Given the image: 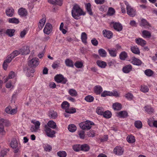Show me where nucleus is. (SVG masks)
I'll use <instances>...</instances> for the list:
<instances>
[{"mask_svg": "<svg viewBox=\"0 0 157 157\" xmlns=\"http://www.w3.org/2000/svg\"><path fill=\"white\" fill-rule=\"evenodd\" d=\"M52 149V147L50 145H47L44 147V150L47 151H50Z\"/></svg>", "mask_w": 157, "mask_h": 157, "instance_id": "obj_63", "label": "nucleus"}, {"mask_svg": "<svg viewBox=\"0 0 157 157\" xmlns=\"http://www.w3.org/2000/svg\"><path fill=\"white\" fill-rule=\"evenodd\" d=\"M96 63L97 65L101 68H105L107 65L105 62L100 60H97Z\"/></svg>", "mask_w": 157, "mask_h": 157, "instance_id": "obj_24", "label": "nucleus"}, {"mask_svg": "<svg viewBox=\"0 0 157 157\" xmlns=\"http://www.w3.org/2000/svg\"><path fill=\"white\" fill-rule=\"evenodd\" d=\"M13 58H12L10 55H8L6 57V58L5 61L9 63L11 62Z\"/></svg>", "mask_w": 157, "mask_h": 157, "instance_id": "obj_61", "label": "nucleus"}, {"mask_svg": "<svg viewBox=\"0 0 157 157\" xmlns=\"http://www.w3.org/2000/svg\"><path fill=\"white\" fill-rule=\"evenodd\" d=\"M47 126L50 128L55 129L57 126L56 123L53 121H49L47 123Z\"/></svg>", "mask_w": 157, "mask_h": 157, "instance_id": "obj_23", "label": "nucleus"}, {"mask_svg": "<svg viewBox=\"0 0 157 157\" xmlns=\"http://www.w3.org/2000/svg\"><path fill=\"white\" fill-rule=\"evenodd\" d=\"M102 32L104 36L107 37L108 39H110L112 37L113 33L111 31L107 30H104Z\"/></svg>", "mask_w": 157, "mask_h": 157, "instance_id": "obj_15", "label": "nucleus"}, {"mask_svg": "<svg viewBox=\"0 0 157 157\" xmlns=\"http://www.w3.org/2000/svg\"><path fill=\"white\" fill-rule=\"evenodd\" d=\"M15 32V30L13 29H8L5 30V33L10 37L13 36Z\"/></svg>", "mask_w": 157, "mask_h": 157, "instance_id": "obj_22", "label": "nucleus"}, {"mask_svg": "<svg viewBox=\"0 0 157 157\" xmlns=\"http://www.w3.org/2000/svg\"><path fill=\"white\" fill-rule=\"evenodd\" d=\"M91 42L92 44L95 46H97L98 44V40L95 38H94L91 40Z\"/></svg>", "mask_w": 157, "mask_h": 157, "instance_id": "obj_60", "label": "nucleus"}, {"mask_svg": "<svg viewBox=\"0 0 157 157\" xmlns=\"http://www.w3.org/2000/svg\"><path fill=\"white\" fill-rule=\"evenodd\" d=\"M136 43L142 46L146 44V41L142 38H139L135 39Z\"/></svg>", "mask_w": 157, "mask_h": 157, "instance_id": "obj_21", "label": "nucleus"}, {"mask_svg": "<svg viewBox=\"0 0 157 157\" xmlns=\"http://www.w3.org/2000/svg\"><path fill=\"white\" fill-rule=\"evenodd\" d=\"M55 79L56 82L58 83H61L62 84H65L67 81V78H64L62 75H57L55 77Z\"/></svg>", "mask_w": 157, "mask_h": 157, "instance_id": "obj_6", "label": "nucleus"}, {"mask_svg": "<svg viewBox=\"0 0 157 157\" xmlns=\"http://www.w3.org/2000/svg\"><path fill=\"white\" fill-rule=\"evenodd\" d=\"M145 75L148 76H151L153 74L154 72L151 69L146 70L144 72Z\"/></svg>", "mask_w": 157, "mask_h": 157, "instance_id": "obj_47", "label": "nucleus"}, {"mask_svg": "<svg viewBox=\"0 0 157 157\" xmlns=\"http://www.w3.org/2000/svg\"><path fill=\"white\" fill-rule=\"evenodd\" d=\"M102 90V88L99 85L96 86L94 88V91L96 94H100Z\"/></svg>", "mask_w": 157, "mask_h": 157, "instance_id": "obj_17", "label": "nucleus"}, {"mask_svg": "<svg viewBox=\"0 0 157 157\" xmlns=\"http://www.w3.org/2000/svg\"><path fill=\"white\" fill-rule=\"evenodd\" d=\"M112 95L110 96H114L116 97L119 96V94L115 90H113L112 92H111Z\"/></svg>", "mask_w": 157, "mask_h": 157, "instance_id": "obj_64", "label": "nucleus"}, {"mask_svg": "<svg viewBox=\"0 0 157 157\" xmlns=\"http://www.w3.org/2000/svg\"><path fill=\"white\" fill-rule=\"evenodd\" d=\"M104 112L103 108L101 107H98L96 109V112L98 115H102Z\"/></svg>", "mask_w": 157, "mask_h": 157, "instance_id": "obj_44", "label": "nucleus"}, {"mask_svg": "<svg viewBox=\"0 0 157 157\" xmlns=\"http://www.w3.org/2000/svg\"><path fill=\"white\" fill-rule=\"evenodd\" d=\"M20 54V52L18 51L15 50L10 55L12 58H14L16 56Z\"/></svg>", "mask_w": 157, "mask_h": 157, "instance_id": "obj_51", "label": "nucleus"}, {"mask_svg": "<svg viewBox=\"0 0 157 157\" xmlns=\"http://www.w3.org/2000/svg\"><path fill=\"white\" fill-rule=\"evenodd\" d=\"M124 152L123 149L120 146L116 147L113 150V152L117 155H121Z\"/></svg>", "mask_w": 157, "mask_h": 157, "instance_id": "obj_8", "label": "nucleus"}, {"mask_svg": "<svg viewBox=\"0 0 157 157\" xmlns=\"http://www.w3.org/2000/svg\"><path fill=\"white\" fill-rule=\"evenodd\" d=\"M102 115L104 117L106 118H109L111 117L112 114L110 111L107 110L105 112H104Z\"/></svg>", "mask_w": 157, "mask_h": 157, "instance_id": "obj_35", "label": "nucleus"}, {"mask_svg": "<svg viewBox=\"0 0 157 157\" xmlns=\"http://www.w3.org/2000/svg\"><path fill=\"white\" fill-rule=\"evenodd\" d=\"M65 63L66 65L69 67H74V63L71 59H67L65 61Z\"/></svg>", "mask_w": 157, "mask_h": 157, "instance_id": "obj_30", "label": "nucleus"}, {"mask_svg": "<svg viewBox=\"0 0 157 157\" xmlns=\"http://www.w3.org/2000/svg\"><path fill=\"white\" fill-rule=\"evenodd\" d=\"M14 10L12 8H8L6 10V13L8 17H12L13 14Z\"/></svg>", "mask_w": 157, "mask_h": 157, "instance_id": "obj_19", "label": "nucleus"}, {"mask_svg": "<svg viewBox=\"0 0 157 157\" xmlns=\"http://www.w3.org/2000/svg\"><path fill=\"white\" fill-rule=\"evenodd\" d=\"M112 23L113 24L114 29L117 31H120L122 29V26L121 24L119 22H114Z\"/></svg>", "mask_w": 157, "mask_h": 157, "instance_id": "obj_12", "label": "nucleus"}, {"mask_svg": "<svg viewBox=\"0 0 157 157\" xmlns=\"http://www.w3.org/2000/svg\"><path fill=\"white\" fill-rule=\"evenodd\" d=\"M145 111L149 113H151L153 111V109L150 106H145Z\"/></svg>", "mask_w": 157, "mask_h": 157, "instance_id": "obj_56", "label": "nucleus"}, {"mask_svg": "<svg viewBox=\"0 0 157 157\" xmlns=\"http://www.w3.org/2000/svg\"><path fill=\"white\" fill-rule=\"evenodd\" d=\"M31 122L34 124L35 126L34 127L32 126L30 128V130L32 132H37L40 128V122L38 121L33 120Z\"/></svg>", "mask_w": 157, "mask_h": 157, "instance_id": "obj_7", "label": "nucleus"}, {"mask_svg": "<svg viewBox=\"0 0 157 157\" xmlns=\"http://www.w3.org/2000/svg\"><path fill=\"white\" fill-rule=\"evenodd\" d=\"M46 21L45 16L44 15L43 16V18L41 19L38 23V27L39 29H41L43 27Z\"/></svg>", "mask_w": 157, "mask_h": 157, "instance_id": "obj_14", "label": "nucleus"}, {"mask_svg": "<svg viewBox=\"0 0 157 157\" xmlns=\"http://www.w3.org/2000/svg\"><path fill=\"white\" fill-rule=\"evenodd\" d=\"M135 126L137 128H141L142 126V124L140 121H137L135 122L134 123Z\"/></svg>", "mask_w": 157, "mask_h": 157, "instance_id": "obj_45", "label": "nucleus"}, {"mask_svg": "<svg viewBox=\"0 0 157 157\" xmlns=\"http://www.w3.org/2000/svg\"><path fill=\"white\" fill-rule=\"evenodd\" d=\"M69 104L68 102L67 101H63L61 104V107L63 109H68L69 107Z\"/></svg>", "mask_w": 157, "mask_h": 157, "instance_id": "obj_38", "label": "nucleus"}, {"mask_svg": "<svg viewBox=\"0 0 157 157\" xmlns=\"http://www.w3.org/2000/svg\"><path fill=\"white\" fill-rule=\"evenodd\" d=\"M108 51L110 55L112 57H114L116 56V52L115 50L108 49Z\"/></svg>", "mask_w": 157, "mask_h": 157, "instance_id": "obj_50", "label": "nucleus"}, {"mask_svg": "<svg viewBox=\"0 0 157 157\" xmlns=\"http://www.w3.org/2000/svg\"><path fill=\"white\" fill-rule=\"evenodd\" d=\"M125 4L127 6V14L131 17H134L136 15V10L129 5L128 2H126Z\"/></svg>", "mask_w": 157, "mask_h": 157, "instance_id": "obj_4", "label": "nucleus"}, {"mask_svg": "<svg viewBox=\"0 0 157 157\" xmlns=\"http://www.w3.org/2000/svg\"><path fill=\"white\" fill-rule=\"evenodd\" d=\"M141 90L144 92H148L149 89L147 86H142L140 89Z\"/></svg>", "mask_w": 157, "mask_h": 157, "instance_id": "obj_62", "label": "nucleus"}, {"mask_svg": "<svg viewBox=\"0 0 157 157\" xmlns=\"http://www.w3.org/2000/svg\"><path fill=\"white\" fill-rule=\"evenodd\" d=\"M78 134L80 138L83 139L85 138V132L83 131H80L78 132Z\"/></svg>", "mask_w": 157, "mask_h": 157, "instance_id": "obj_54", "label": "nucleus"}, {"mask_svg": "<svg viewBox=\"0 0 157 157\" xmlns=\"http://www.w3.org/2000/svg\"><path fill=\"white\" fill-rule=\"evenodd\" d=\"M18 13L19 15L21 17H25L28 14L27 10L23 7L20 8L18 10Z\"/></svg>", "mask_w": 157, "mask_h": 157, "instance_id": "obj_11", "label": "nucleus"}, {"mask_svg": "<svg viewBox=\"0 0 157 157\" xmlns=\"http://www.w3.org/2000/svg\"><path fill=\"white\" fill-rule=\"evenodd\" d=\"M10 145L12 148H16L17 147L18 143L15 139H12L10 143Z\"/></svg>", "mask_w": 157, "mask_h": 157, "instance_id": "obj_25", "label": "nucleus"}, {"mask_svg": "<svg viewBox=\"0 0 157 157\" xmlns=\"http://www.w3.org/2000/svg\"><path fill=\"white\" fill-rule=\"evenodd\" d=\"M86 10L89 14L90 15H92L93 14L92 12V10L91 9L90 4L89 3H87L86 5Z\"/></svg>", "mask_w": 157, "mask_h": 157, "instance_id": "obj_39", "label": "nucleus"}, {"mask_svg": "<svg viewBox=\"0 0 157 157\" xmlns=\"http://www.w3.org/2000/svg\"><path fill=\"white\" fill-rule=\"evenodd\" d=\"M132 66L130 64H128L124 67L122 70L123 72L125 73H128L129 72L132 70Z\"/></svg>", "mask_w": 157, "mask_h": 157, "instance_id": "obj_20", "label": "nucleus"}, {"mask_svg": "<svg viewBox=\"0 0 157 157\" xmlns=\"http://www.w3.org/2000/svg\"><path fill=\"white\" fill-rule=\"evenodd\" d=\"M73 149L75 151H78L81 150V145L76 144L73 146Z\"/></svg>", "mask_w": 157, "mask_h": 157, "instance_id": "obj_49", "label": "nucleus"}, {"mask_svg": "<svg viewBox=\"0 0 157 157\" xmlns=\"http://www.w3.org/2000/svg\"><path fill=\"white\" fill-rule=\"evenodd\" d=\"M44 130L48 136L52 138L55 136V131L50 129V128L47 126V125H44Z\"/></svg>", "mask_w": 157, "mask_h": 157, "instance_id": "obj_5", "label": "nucleus"}, {"mask_svg": "<svg viewBox=\"0 0 157 157\" xmlns=\"http://www.w3.org/2000/svg\"><path fill=\"white\" fill-rule=\"evenodd\" d=\"M115 12V10L113 8H109L108 10V14L109 15H112Z\"/></svg>", "mask_w": 157, "mask_h": 157, "instance_id": "obj_59", "label": "nucleus"}, {"mask_svg": "<svg viewBox=\"0 0 157 157\" xmlns=\"http://www.w3.org/2000/svg\"><path fill=\"white\" fill-rule=\"evenodd\" d=\"M125 97L128 100H131L133 98V95L130 93H128L125 95Z\"/></svg>", "mask_w": 157, "mask_h": 157, "instance_id": "obj_58", "label": "nucleus"}, {"mask_svg": "<svg viewBox=\"0 0 157 157\" xmlns=\"http://www.w3.org/2000/svg\"><path fill=\"white\" fill-rule=\"evenodd\" d=\"M98 52L99 55L101 57H105L106 56L107 53L104 49L100 48L98 50Z\"/></svg>", "mask_w": 157, "mask_h": 157, "instance_id": "obj_26", "label": "nucleus"}, {"mask_svg": "<svg viewBox=\"0 0 157 157\" xmlns=\"http://www.w3.org/2000/svg\"><path fill=\"white\" fill-rule=\"evenodd\" d=\"M127 141L129 143H133L135 142V137L132 135L128 136L127 138Z\"/></svg>", "mask_w": 157, "mask_h": 157, "instance_id": "obj_37", "label": "nucleus"}, {"mask_svg": "<svg viewBox=\"0 0 157 157\" xmlns=\"http://www.w3.org/2000/svg\"><path fill=\"white\" fill-rule=\"evenodd\" d=\"M113 107L114 110H119L121 109V105L118 102L113 104Z\"/></svg>", "mask_w": 157, "mask_h": 157, "instance_id": "obj_29", "label": "nucleus"}, {"mask_svg": "<svg viewBox=\"0 0 157 157\" xmlns=\"http://www.w3.org/2000/svg\"><path fill=\"white\" fill-rule=\"evenodd\" d=\"M118 115L120 117L124 118L128 116L127 113L125 111H121L117 113Z\"/></svg>", "mask_w": 157, "mask_h": 157, "instance_id": "obj_34", "label": "nucleus"}, {"mask_svg": "<svg viewBox=\"0 0 157 157\" xmlns=\"http://www.w3.org/2000/svg\"><path fill=\"white\" fill-rule=\"evenodd\" d=\"M68 93L70 95L72 96H76L77 95V93L76 90L73 89H69Z\"/></svg>", "mask_w": 157, "mask_h": 157, "instance_id": "obj_36", "label": "nucleus"}, {"mask_svg": "<svg viewBox=\"0 0 157 157\" xmlns=\"http://www.w3.org/2000/svg\"><path fill=\"white\" fill-rule=\"evenodd\" d=\"M57 155L59 157H66L67 155L66 152L64 151H60L57 153Z\"/></svg>", "mask_w": 157, "mask_h": 157, "instance_id": "obj_46", "label": "nucleus"}, {"mask_svg": "<svg viewBox=\"0 0 157 157\" xmlns=\"http://www.w3.org/2000/svg\"><path fill=\"white\" fill-rule=\"evenodd\" d=\"M75 65L77 68H81L83 66V63L79 61H76L74 64Z\"/></svg>", "mask_w": 157, "mask_h": 157, "instance_id": "obj_55", "label": "nucleus"}, {"mask_svg": "<svg viewBox=\"0 0 157 157\" xmlns=\"http://www.w3.org/2000/svg\"><path fill=\"white\" fill-rule=\"evenodd\" d=\"M111 94V91L105 90L101 93V96L102 97H105L107 96H110L112 95Z\"/></svg>", "mask_w": 157, "mask_h": 157, "instance_id": "obj_48", "label": "nucleus"}, {"mask_svg": "<svg viewBox=\"0 0 157 157\" xmlns=\"http://www.w3.org/2000/svg\"><path fill=\"white\" fill-rule=\"evenodd\" d=\"M140 25L141 27H144L145 29L149 28L148 26H151L150 24L147 21L144 19H142L141 20Z\"/></svg>", "mask_w": 157, "mask_h": 157, "instance_id": "obj_13", "label": "nucleus"}, {"mask_svg": "<svg viewBox=\"0 0 157 157\" xmlns=\"http://www.w3.org/2000/svg\"><path fill=\"white\" fill-rule=\"evenodd\" d=\"M89 149V146L87 144H84L81 145V150L87 151Z\"/></svg>", "mask_w": 157, "mask_h": 157, "instance_id": "obj_42", "label": "nucleus"}, {"mask_svg": "<svg viewBox=\"0 0 157 157\" xmlns=\"http://www.w3.org/2000/svg\"><path fill=\"white\" fill-rule=\"evenodd\" d=\"M28 66L29 67L27 68L28 73H33L35 71L33 67H35L39 64V59L37 58H34L28 62Z\"/></svg>", "mask_w": 157, "mask_h": 157, "instance_id": "obj_2", "label": "nucleus"}, {"mask_svg": "<svg viewBox=\"0 0 157 157\" xmlns=\"http://www.w3.org/2000/svg\"><path fill=\"white\" fill-rule=\"evenodd\" d=\"M71 13L73 17L76 20L79 19L80 16L85 15L86 14V13L83 11L79 6L77 4L73 5Z\"/></svg>", "mask_w": 157, "mask_h": 157, "instance_id": "obj_1", "label": "nucleus"}, {"mask_svg": "<svg viewBox=\"0 0 157 157\" xmlns=\"http://www.w3.org/2000/svg\"><path fill=\"white\" fill-rule=\"evenodd\" d=\"M8 150L4 149L1 150L0 152V157H4L6 155Z\"/></svg>", "mask_w": 157, "mask_h": 157, "instance_id": "obj_53", "label": "nucleus"}, {"mask_svg": "<svg viewBox=\"0 0 157 157\" xmlns=\"http://www.w3.org/2000/svg\"><path fill=\"white\" fill-rule=\"evenodd\" d=\"M94 123L90 121L87 120L84 122H82L79 124L80 127L83 130H88L91 128L92 125H94Z\"/></svg>", "mask_w": 157, "mask_h": 157, "instance_id": "obj_3", "label": "nucleus"}, {"mask_svg": "<svg viewBox=\"0 0 157 157\" xmlns=\"http://www.w3.org/2000/svg\"><path fill=\"white\" fill-rule=\"evenodd\" d=\"M8 22L10 23L18 24L19 23L18 19L15 18L13 17L10 18L8 20Z\"/></svg>", "mask_w": 157, "mask_h": 157, "instance_id": "obj_40", "label": "nucleus"}, {"mask_svg": "<svg viewBox=\"0 0 157 157\" xmlns=\"http://www.w3.org/2000/svg\"><path fill=\"white\" fill-rule=\"evenodd\" d=\"M52 25L50 23H47L44 29V33L47 34H49L52 30Z\"/></svg>", "mask_w": 157, "mask_h": 157, "instance_id": "obj_10", "label": "nucleus"}, {"mask_svg": "<svg viewBox=\"0 0 157 157\" xmlns=\"http://www.w3.org/2000/svg\"><path fill=\"white\" fill-rule=\"evenodd\" d=\"M85 100L87 102H91L93 101L94 98L90 95H89L85 98Z\"/></svg>", "mask_w": 157, "mask_h": 157, "instance_id": "obj_43", "label": "nucleus"}, {"mask_svg": "<svg viewBox=\"0 0 157 157\" xmlns=\"http://www.w3.org/2000/svg\"><path fill=\"white\" fill-rule=\"evenodd\" d=\"M65 112L66 113H73L76 112V109L75 108H72L68 109H66Z\"/></svg>", "mask_w": 157, "mask_h": 157, "instance_id": "obj_52", "label": "nucleus"}, {"mask_svg": "<svg viewBox=\"0 0 157 157\" xmlns=\"http://www.w3.org/2000/svg\"><path fill=\"white\" fill-rule=\"evenodd\" d=\"M95 131L94 130L90 131L87 133V135L89 137H93L95 136Z\"/></svg>", "mask_w": 157, "mask_h": 157, "instance_id": "obj_57", "label": "nucleus"}, {"mask_svg": "<svg viewBox=\"0 0 157 157\" xmlns=\"http://www.w3.org/2000/svg\"><path fill=\"white\" fill-rule=\"evenodd\" d=\"M0 124H2L4 126H8L9 124V121L5 119L4 118H1L0 119Z\"/></svg>", "mask_w": 157, "mask_h": 157, "instance_id": "obj_41", "label": "nucleus"}, {"mask_svg": "<svg viewBox=\"0 0 157 157\" xmlns=\"http://www.w3.org/2000/svg\"><path fill=\"white\" fill-rule=\"evenodd\" d=\"M68 129L70 132H74L76 130L77 128L75 124H71L68 125Z\"/></svg>", "mask_w": 157, "mask_h": 157, "instance_id": "obj_32", "label": "nucleus"}, {"mask_svg": "<svg viewBox=\"0 0 157 157\" xmlns=\"http://www.w3.org/2000/svg\"><path fill=\"white\" fill-rule=\"evenodd\" d=\"M151 36L150 32L146 30H144L142 31V36L144 38H149Z\"/></svg>", "mask_w": 157, "mask_h": 157, "instance_id": "obj_18", "label": "nucleus"}, {"mask_svg": "<svg viewBox=\"0 0 157 157\" xmlns=\"http://www.w3.org/2000/svg\"><path fill=\"white\" fill-rule=\"evenodd\" d=\"M131 62L133 64L137 66L140 65L142 63V61L140 59L135 58V57H132Z\"/></svg>", "mask_w": 157, "mask_h": 157, "instance_id": "obj_16", "label": "nucleus"}, {"mask_svg": "<svg viewBox=\"0 0 157 157\" xmlns=\"http://www.w3.org/2000/svg\"><path fill=\"white\" fill-rule=\"evenodd\" d=\"M127 57V54L124 51L121 52L119 55V57L120 59L123 60H124Z\"/></svg>", "mask_w": 157, "mask_h": 157, "instance_id": "obj_31", "label": "nucleus"}, {"mask_svg": "<svg viewBox=\"0 0 157 157\" xmlns=\"http://www.w3.org/2000/svg\"><path fill=\"white\" fill-rule=\"evenodd\" d=\"M81 39L83 43L85 44L87 43V35L85 33H82L81 34Z\"/></svg>", "mask_w": 157, "mask_h": 157, "instance_id": "obj_33", "label": "nucleus"}, {"mask_svg": "<svg viewBox=\"0 0 157 157\" xmlns=\"http://www.w3.org/2000/svg\"><path fill=\"white\" fill-rule=\"evenodd\" d=\"M131 50L132 52L135 54H139L140 53V51L137 46H134L132 47Z\"/></svg>", "mask_w": 157, "mask_h": 157, "instance_id": "obj_28", "label": "nucleus"}, {"mask_svg": "<svg viewBox=\"0 0 157 157\" xmlns=\"http://www.w3.org/2000/svg\"><path fill=\"white\" fill-rule=\"evenodd\" d=\"M19 51L20 52V54L21 53L22 55L29 54L30 52L29 47L26 46L23 47Z\"/></svg>", "mask_w": 157, "mask_h": 157, "instance_id": "obj_9", "label": "nucleus"}, {"mask_svg": "<svg viewBox=\"0 0 157 157\" xmlns=\"http://www.w3.org/2000/svg\"><path fill=\"white\" fill-rule=\"evenodd\" d=\"M49 116L50 117L53 119H55L57 117V113L56 112L51 110L49 113Z\"/></svg>", "mask_w": 157, "mask_h": 157, "instance_id": "obj_27", "label": "nucleus"}]
</instances>
